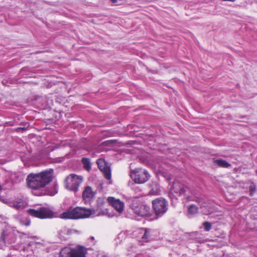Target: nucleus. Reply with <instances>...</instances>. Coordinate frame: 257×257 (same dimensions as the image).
Instances as JSON below:
<instances>
[{
	"label": "nucleus",
	"mask_w": 257,
	"mask_h": 257,
	"mask_svg": "<svg viewBox=\"0 0 257 257\" xmlns=\"http://www.w3.org/2000/svg\"><path fill=\"white\" fill-rule=\"evenodd\" d=\"M187 199L189 201H194L197 202L199 204L200 208L207 207V202L202 198L198 197L194 198H190L189 197H188Z\"/></svg>",
	"instance_id": "obj_18"
},
{
	"label": "nucleus",
	"mask_w": 257,
	"mask_h": 257,
	"mask_svg": "<svg viewBox=\"0 0 257 257\" xmlns=\"http://www.w3.org/2000/svg\"><path fill=\"white\" fill-rule=\"evenodd\" d=\"M151 231V229L148 228H142L140 230L139 233L142 235L141 240H140L142 244L144 242H147L150 240Z\"/></svg>",
	"instance_id": "obj_15"
},
{
	"label": "nucleus",
	"mask_w": 257,
	"mask_h": 257,
	"mask_svg": "<svg viewBox=\"0 0 257 257\" xmlns=\"http://www.w3.org/2000/svg\"><path fill=\"white\" fill-rule=\"evenodd\" d=\"M20 237H21V238H28V237H29V235H28V234H25V233H22V234L20 235Z\"/></svg>",
	"instance_id": "obj_26"
},
{
	"label": "nucleus",
	"mask_w": 257,
	"mask_h": 257,
	"mask_svg": "<svg viewBox=\"0 0 257 257\" xmlns=\"http://www.w3.org/2000/svg\"><path fill=\"white\" fill-rule=\"evenodd\" d=\"M203 226L206 231H209L211 228V224L208 222H205L203 223Z\"/></svg>",
	"instance_id": "obj_25"
},
{
	"label": "nucleus",
	"mask_w": 257,
	"mask_h": 257,
	"mask_svg": "<svg viewBox=\"0 0 257 257\" xmlns=\"http://www.w3.org/2000/svg\"><path fill=\"white\" fill-rule=\"evenodd\" d=\"M198 212V207L194 204L190 205L188 208V213L191 215L196 214Z\"/></svg>",
	"instance_id": "obj_20"
},
{
	"label": "nucleus",
	"mask_w": 257,
	"mask_h": 257,
	"mask_svg": "<svg viewBox=\"0 0 257 257\" xmlns=\"http://www.w3.org/2000/svg\"><path fill=\"white\" fill-rule=\"evenodd\" d=\"M95 192L90 186H87L83 191L82 197L85 201H89L94 196Z\"/></svg>",
	"instance_id": "obj_14"
},
{
	"label": "nucleus",
	"mask_w": 257,
	"mask_h": 257,
	"mask_svg": "<svg viewBox=\"0 0 257 257\" xmlns=\"http://www.w3.org/2000/svg\"><path fill=\"white\" fill-rule=\"evenodd\" d=\"M160 191L159 185L157 183H154L151 185V193L153 195L157 194Z\"/></svg>",
	"instance_id": "obj_21"
},
{
	"label": "nucleus",
	"mask_w": 257,
	"mask_h": 257,
	"mask_svg": "<svg viewBox=\"0 0 257 257\" xmlns=\"http://www.w3.org/2000/svg\"><path fill=\"white\" fill-rule=\"evenodd\" d=\"M249 191L250 195H252L256 191V186L253 183H251L249 187Z\"/></svg>",
	"instance_id": "obj_24"
},
{
	"label": "nucleus",
	"mask_w": 257,
	"mask_h": 257,
	"mask_svg": "<svg viewBox=\"0 0 257 257\" xmlns=\"http://www.w3.org/2000/svg\"><path fill=\"white\" fill-rule=\"evenodd\" d=\"M133 213L138 216L146 217L150 215V208L146 205L134 201L131 205Z\"/></svg>",
	"instance_id": "obj_5"
},
{
	"label": "nucleus",
	"mask_w": 257,
	"mask_h": 257,
	"mask_svg": "<svg viewBox=\"0 0 257 257\" xmlns=\"http://www.w3.org/2000/svg\"><path fill=\"white\" fill-rule=\"evenodd\" d=\"M10 207L18 210L24 208L27 204L26 200L24 197L18 198L15 200L11 201L8 203Z\"/></svg>",
	"instance_id": "obj_11"
},
{
	"label": "nucleus",
	"mask_w": 257,
	"mask_h": 257,
	"mask_svg": "<svg viewBox=\"0 0 257 257\" xmlns=\"http://www.w3.org/2000/svg\"><path fill=\"white\" fill-rule=\"evenodd\" d=\"M132 179L137 184H144L147 182L150 175L148 172L142 168H137L132 170L130 173Z\"/></svg>",
	"instance_id": "obj_4"
},
{
	"label": "nucleus",
	"mask_w": 257,
	"mask_h": 257,
	"mask_svg": "<svg viewBox=\"0 0 257 257\" xmlns=\"http://www.w3.org/2000/svg\"><path fill=\"white\" fill-rule=\"evenodd\" d=\"M86 250L83 248L73 249L70 247L63 248L60 253V257H86Z\"/></svg>",
	"instance_id": "obj_6"
},
{
	"label": "nucleus",
	"mask_w": 257,
	"mask_h": 257,
	"mask_svg": "<svg viewBox=\"0 0 257 257\" xmlns=\"http://www.w3.org/2000/svg\"><path fill=\"white\" fill-rule=\"evenodd\" d=\"M16 249H17V250H19V249H21V248L19 247V248H16Z\"/></svg>",
	"instance_id": "obj_27"
},
{
	"label": "nucleus",
	"mask_w": 257,
	"mask_h": 257,
	"mask_svg": "<svg viewBox=\"0 0 257 257\" xmlns=\"http://www.w3.org/2000/svg\"><path fill=\"white\" fill-rule=\"evenodd\" d=\"M72 230L66 227H63L58 231V235L60 238L66 239L68 235L72 234Z\"/></svg>",
	"instance_id": "obj_16"
},
{
	"label": "nucleus",
	"mask_w": 257,
	"mask_h": 257,
	"mask_svg": "<svg viewBox=\"0 0 257 257\" xmlns=\"http://www.w3.org/2000/svg\"><path fill=\"white\" fill-rule=\"evenodd\" d=\"M82 162L85 169L89 171L91 169L90 162L89 159L84 158L82 160Z\"/></svg>",
	"instance_id": "obj_22"
},
{
	"label": "nucleus",
	"mask_w": 257,
	"mask_h": 257,
	"mask_svg": "<svg viewBox=\"0 0 257 257\" xmlns=\"http://www.w3.org/2000/svg\"><path fill=\"white\" fill-rule=\"evenodd\" d=\"M187 188L181 183L178 182H175L171 187L170 191L172 194L176 196L183 195L186 192Z\"/></svg>",
	"instance_id": "obj_10"
},
{
	"label": "nucleus",
	"mask_w": 257,
	"mask_h": 257,
	"mask_svg": "<svg viewBox=\"0 0 257 257\" xmlns=\"http://www.w3.org/2000/svg\"><path fill=\"white\" fill-rule=\"evenodd\" d=\"M58 192V184L55 183L53 186L46 191V194L50 196H54Z\"/></svg>",
	"instance_id": "obj_17"
},
{
	"label": "nucleus",
	"mask_w": 257,
	"mask_h": 257,
	"mask_svg": "<svg viewBox=\"0 0 257 257\" xmlns=\"http://www.w3.org/2000/svg\"><path fill=\"white\" fill-rule=\"evenodd\" d=\"M82 181L83 177L81 176L71 174L65 179V187L68 190L75 192L78 191Z\"/></svg>",
	"instance_id": "obj_3"
},
{
	"label": "nucleus",
	"mask_w": 257,
	"mask_h": 257,
	"mask_svg": "<svg viewBox=\"0 0 257 257\" xmlns=\"http://www.w3.org/2000/svg\"><path fill=\"white\" fill-rule=\"evenodd\" d=\"M256 172H257V171H256Z\"/></svg>",
	"instance_id": "obj_28"
},
{
	"label": "nucleus",
	"mask_w": 257,
	"mask_h": 257,
	"mask_svg": "<svg viewBox=\"0 0 257 257\" xmlns=\"http://www.w3.org/2000/svg\"><path fill=\"white\" fill-rule=\"evenodd\" d=\"M53 178V170L50 169L40 173L30 174L27 176V182L34 195L42 196L46 193L45 187L52 181Z\"/></svg>",
	"instance_id": "obj_2"
},
{
	"label": "nucleus",
	"mask_w": 257,
	"mask_h": 257,
	"mask_svg": "<svg viewBox=\"0 0 257 257\" xmlns=\"http://www.w3.org/2000/svg\"><path fill=\"white\" fill-rule=\"evenodd\" d=\"M19 221L21 225L25 226H29L31 223L30 220L28 217H22Z\"/></svg>",
	"instance_id": "obj_23"
},
{
	"label": "nucleus",
	"mask_w": 257,
	"mask_h": 257,
	"mask_svg": "<svg viewBox=\"0 0 257 257\" xmlns=\"http://www.w3.org/2000/svg\"><path fill=\"white\" fill-rule=\"evenodd\" d=\"M27 212L32 216L40 219L59 217L63 219L73 220L86 218L94 213L93 210L81 207H70L60 214L55 212L51 208L46 207H40L37 209H29Z\"/></svg>",
	"instance_id": "obj_1"
},
{
	"label": "nucleus",
	"mask_w": 257,
	"mask_h": 257,
	"mask_svg": "<svg viewBox=\"0 0 257 257\" xmlns=\"http://www.w3.org/2000/svg\"><path fill=\"white\" fill-rule=\"evenodd\" d=\"M2 239L7 245L13 243L16 240L15 231L11 228H7L2 234Z\"/></svg>",
	"instance_id": "obj_8"
},
{
	"label": "nucleus",
	"mask_w": 257,
	"mask_h": 257,
	"mask_svg": "<svg viewBox=\"0 0 257 257\" xmlns=\"http://www.w3.org/2000/svg\"><path fill=\"white\" fill-rule=\"evenodd\" d=\"M152 203L153 208L157 215H162L167 211V203L164 199L158 198L154 200Z\"/></svg>",
	"instance_id": "obj_7"
},
{
	"label": "nucleus",
	"mask_w": 257,
	"mask_h": 257,
	"mask_svg": "<svg viewBox=\"0 0 257 257\" xmlns=\"http://www.w3.org/2000/svg\"><path fill=\"white\" fill-rule=\"evenodd\" d=\"M97 164L98 168L103 173L104 177L107 180H110L111 177L110 168L105 160L103 159L97 160Z\"/></svg>",
	"instance_id": "obj_9"
},
{
	"label": "nucleus",
	"mask_w": 257,
	"mask_h": 257,
	"mask_svg": "<svg viewBox=\"0 0 257 257\" xmlns=\"http://www.w3.org/2000/svg\"><path fill=\"white\" fill-rule=\"evenodd\" d=\"M110 204L118 212L121 213L123 211L124 204L119 199L109 197L107 199Z\"/></svg>",
	"instance_id": "obj_12"
},
{
	"label": "nucleus",
	"mask_w": 257,
	"mask_h": 257,
	"mask_svg": "<svg viewBox=\"0 0 257 257\" xmlns=\"http://www.w3.org/2000/svg\"><path fill=\"white\" fill-rule=\"evenodd\" d=\"M105 202L103 198H99L97 200V209L95 210L93 209H89V210H91L94 211V213L89 216V217H92L93 216H100L105 214V212L102 210L103 207L104 205ZM86 209V208H85ZM88 209V208H87ZM89 218V217H88Z\"/></svg>",
	"instance_id": "obj_13"
},
{
	"label": "nucleus",
	"mask_w": 257,
	"mask_h": 257,
	"mask_svg": "<svg viewBox=\"0 0 257 257\" xmlns=\"http://www.w3.org/2000/svg\"><path fill=\"white\" fill-rule=\"evenodd\" d=\"M214 163L215 165H218L219 167H223V168H227L230 166V164L228 163L225 160H216L214 161Z\"/></svg>",
	"instance_id": "obj_19"
}]
</instances>
